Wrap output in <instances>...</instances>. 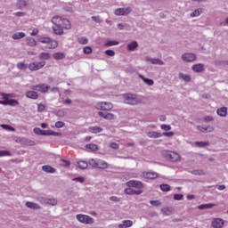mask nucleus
Wrapping results in <instances>:
<instances>
[{
  "label": "nucleus",
  "instance_id": "f257e3e1",
  "mask_svg": "<svg viewBox=\"0 0 228 228\" xmlns=\"http://www.w3.org/2000/svg\"><path fill=\"white\" fill-rule=\"evenodd\" d=\"M125 104H129L130 106H138L143 102V96H138L134 94H126L123 95Z\"/></svg>",
  "mask_w": 228,
  "mask_h": 228
},
{
  "label": "nucleus",
  "instance_id": "f03ea898",
  "mask_svg": "<svg viewBox=\"0 0 228 228\" xmlns=\"http://www.w3.org/2000/svg\"><path fill=\"white\" fill-rule=\"evenodd\" d=\"M162 154L167 161H171L172 163H179L181 161V155L175 151H164Z\"/></svg>",
  "mask_w": 228,
  "mask_h": 228
},
{
  "label": "nucleus",
  "instance_id": "7ed1b4c3",
  "mask_svg": "<svg viewBox=\"0 0 228 228\" xmlns=\"http://www.w3.org/2000/svg\"><path fill=\"white\" fill-rule=\"evenodd\" d=\"M38 40L41 44H47V49H56L58 47V41L52 40L50 37H40Z\"/></svg>",
  "mask_w": 228,
  "mask_h": 228
},
{
  "label": "nucleus",
  "instance_id": "20e7f679",
  "mask_svg": "<svg viewBox=\"0 0 228 228\" xmlns=\"http://www.w3.org/2000/svg\"><path fill=\"white\" fill-rule=\"evenodd\" d=\"M77 220L80 222V224H92L94 222V217L83 214L77 215Z\"/></svg>",
  "mask_w": 228,
  "mask_h": 228
},
{
  "label": "nucleus",
  "instance_id": "39448f33",
  "mask_svg": "<svg viewBox=\"0 0 228 228\" xmlns=\"http://www.w3.org/2000/svg\"><path fill=\"white\" fill-rule=\"evenodd\" d=\"M182 60L185 63H193V61H197V55L193 53H185L182 54Z\"/></svg>",
  "mask_w": 228,
  "mask_h": 228
},
{
  "label": "nucleus",
  "instance_id": "423d86ee",
  "mask_svg": "<svg viewBox=\"0 0 228 228\" xmlns=\"http://www.w3.org/2000/svg\"><path fill=\"white\" fill-rule=\"evenodd\" d=\"M131 12H133V9L131 7H121V8L116 9L114 11V14L117 15V17H120V16L129 15Z\"/></svg>",
  "mask_w": 228,
  "mask_h": 228
},
{
  "label": "nucleus",
  "instance_id": "0eeeda50",
  "mask_svg": "<svg viewBox=\"0 0 228 228\" xmlns=\"http://www.w3.org/2000/svg\"><path fill=\"white\" fill-rule=\"evenodd\" d=\"M49 88H51V86L45 84H39V85L30 86V90H35L36 92H41V94H47V92L49 91Z\"/></svg>",
  "mask_w": 228,
  "mask_h": 228
},
{
  "label": "nucleus",
  "instance_id": "6e6552de",
  "mask_svg": "<svg viewBox=\"0 0 228 228\" xmlns=\"http://www.w3.org/2000/svg\"><path fill=\"white\" fill-rule=\"evenodd\" d=\"M96 108L103 111H110V110H113V103L108 102H101L96 104Z\"/></svg>",
  "mask_w": 228,
  "mask_h": 228
},
{
  "label": "nucleus",
  "instance_id": "1a4fd4ad",
  "mask_svg": "<svg viewBox=\"0 0 228 228\" xmlns=\"http://www.w3.org/2000/svg\"><path fill=\"white\" fill-rule=\"evenodd\" d=\"M44 67H45V61H38V62H32L28 65L29 70H32V71L40 70V69H44Z\"/></svg>",
  "mask_w": 228,
  "mask_h": 228
},
{
  "label": "nucleus",
  "instance_id": "9d476101",
  "mask_svg": "<svg viewBox=\"0 0 228 228\" xmlns=\"http://www.w3.org/2000/svg\"><path fill=\"white\" fill-rule=\"evenodd\" d=\"M126 186H128V188H137L138 190H142V188H143V183L138 180H130L126 183Z\"/></svg>",
  "mask_w": 228,
  "mask_h": 228
},
{
  "label": "nucleus",
  "instance_id": "9b49d317",
  "mask_svg": "<svg viewBox=\"0 0 228 228\" xmlns=\"http://www.w3.org/2000/svg\"><path fill=\"white\" fill-rule=\"evenodd\" d=\"M225 222L222 218H214L211 222V226L213 228H224Z\"/></svg>",
  "mask_w": 228,
  "mask_h": 228
},
{
  "label": "nucleus",
  "instance_id": "f8f14e48",
  "mask_svg": "<svg viewBox=\"0 0 228 228\" xmlns=\"http://www.w3.org/2000/svg\"><path fill=\"white\" fill-rule=\"evenodd\" d=\"M145 61H150L152 65H165V61L160 59L152 58L151 56L145 57Z\"/></svg>",
  "mask_w": 228,
  "mask_h": 228
},
{
  "label": "nucleus",
  "instance_id": "ddd939ff",
  "mask_svg": "<svg viewBox=\"0 0 228 228\" xmlns=\"http://www.w3.org/2000/svg\"><path fill=\"white\" fill-rule=\"evenodd\" d=\"M39 201L41 204H49L50 206H56V204H58V201L55 199L40 198Z\"/></svg>",
  "mask_w": 228,
  "mask_h": 228
},
{
  "label": "nucleus",
  "instance_id": "4468645a",
  "mask_svg": "<svg viewBox=\"0 0 228 228\" xmlns=\"http://www.w3.org/2000/svg\"><path fill=\"white\" fill-rule=\"evenodd\" d=\"M175 209L172 207H166L161 208V213L164 216H170V215H174Z\"/></svg>",
  "mask_w": 228,
  "mask_h": 228
},
{
  "label": "nucleus",
  "instance_id": "2eb2a0df",
  "mask_svg": "<svg viewBox=\"0 0 228 228\" xmlns=\"http://www.w3.org/2000/svg\"><path fill=\"white\" fill-rule=\"evenodd\" d=\"M197 129L201 133H213L215 131V127L211 126H198Z\"/></svg>",
  "mask_w": 228,
  "mask_h": 228
},
{
  "label": "nucleus",
  "instance_id": "dca6fc26",
  "mask_svg": "<svg viewBox=\"0 0 228 228\" xmlns=\"http://www.w3.org/2000/svg\"><path fill=\"white\" fill-rule=\"evenodd\" d=\"M142 176L144 177V179H158V173H154V172H143L142 173Z\"/></svg>",
  "mask_w": 228,
  "mask_h": 228
},
{
  "label": "nucleus",
  "instance_id": "f3484780",
  "mask_svg": "<svg viewBox=\"0 0 228 228\" xmlns=\"http://www.w3.org/2000/svg\"><path fill=\"white\" fill-rule=\"evenodd\" d=\"M26 97H28V99H32L33 101H37V99H38V93H37L36 90L28 91L26 93Z\"/></svg>",
  "mask_w": 228,
  "mask_h": 228
},
{
  "label": "nucleus",
  "instance_id": "a211bd4d",
  "mask_svg": "<svg viewBox=\"0 0 228 228\" xmlns=\"http://www.w3.org/2000/svg\"><path fill=\"white\" fill-rule=\"evenodd\" d=\"M52 29L55 35L61 36L64 33L63 31L64 28L61 25H54L53 27H52Z\"/></svg>",
  "mask_w": 228,
  "mask_h": 228
},
{
  "label": "nucleus",
  "instance_id": "6ab92c4d",
  "mask_svg": "<svg viewBox=\"0 0 228 228\" xmlns=\"http://www.w3.org/2000/svg\"><path fill=\"white\" fill-rule=\"evenodd\" d=\"M1 95L3 99H4V101H0V104H2L3 106H8V101H9L8 98L13 97V94L1 93Z\"/></svg>",
  "mask_w": 228,
  "mask_h": 228
},
{
  "label": "nucleus",
  "instance_id": "aec40b11",
  "mask_svg": "<svg viewBox=\"0 0 228 228\" xmlns=\"http://www.w3.org/2000/svg\"><path fill=\"white\" fill-rule=\"evenodd\" d=\"M99 117H102L105 120H113L115 118V115L112 113H104V112H98Z\"/></svg>",
  "mask_w": 228,
  "mask_h": 228
},
{
  "label": "nucleus",
  "instance_id": "412c9836",
  "mask_svg": "<svg viewBox=\"0 0 228 228\" xmlns=\"http://www.w3.org/2000/svg\"><path fill=\"white\" fill-rule=\"evenodd\" d=\"M191 69L193 70V72H204V64L202 63H198V64H194L191 67Z\"/></svg>",
  "mask_w": 228,
  "mask_h": 228
},
{
  "label": "nucleus",
  "instance_id": "4be33fe9",
  "mask_svg": "<svg viewBox=\"0 0 228 228\" xmlns=\"http://www.w3.org/2000/svg\"><path fill=\"white\" fill-rule=\"evenodd\" d=\"M52 22L54 26H61V24L63 23V18H61V16H53L52 18Z\"/></svg>",
  "mask_w": 228,
  "mask_h": 228
},
{
  "label": "nucleus",
  "instance_id": "5701e85b",
  "mask_svg": "<svg viewBox=\"0 0 228 228\" xmlns=\"http://www.w3.org/2000/svg\"><path fill=\"white\" fill-rule=\"evenodd\" d=\"M118 228H128L133 227V221L132 220H124L122 224L118 225Z\"/></svg>",
  "mask_w": 228,
  "mask_h": 228
},
{
  "label": "nucleus",
  "instance_id": "b1692460",
  "mask_svg": "<svg viewBox=\"0 0 228 228\" xmlns=\"http://www.w3.org/2000/svg\"><path fill=\"white\" fill-rule=\"evenodd\" d=\"M25 206L27 208H28L29 209H42L40 205H38V204H37L35 202H31V201H27Z\"/></svg>",
  "mask_w": 228,
  "mask_h": 228
},
{
  "label": "nucleus",
  "instance_id": "393cba45",
  "mask_svg": "<svg viewBox=\"0 0 228 228\" xmlns=\"http://www.w3.org/2000/svg\"><path fill=\"white\" fill-rule=\"evenodd\" d=\"M179 79H183V81H185V83H190L191 81V77L188 74H184L180 72L178 74Z\"/></svg>",
  "mask_w": 228,
  "mask_h": 228
},
{
  "label": "nucleus",
  "instance_id": "a878e982",
  "mask_svg": "<svg viewBox=\"0 0 228 228\" xmlns=\"http://www.w3.org/2000/svg\"><path fill=\"white\" fill-rule=\"evenodd\" d=\"M127 51H136L138 49V42L137 41H133L130 44L126 45Z\"/></svg>",
  "mask_w": 228,
  "mask_h": 228
},
{
  "label": "nucleus",
  "instance_id": "bb28decb",
  "mask_svg": "<svg viewBox=\"0 0 228 228\" xmlns=\"http://www.w3.org/2000/svg\"><path fill=\"white\" fill-rule=\"evenodd\" d=\"M215 206H216L215 203H207V204H202L198 206V209H211L213 208H215Z\"/></svg>",
  "mask_w": 228,
  "mask_h": 228
},
{
  "label": "nucleus",
  "instance_id": "cd10ccee",
  "mask_svg": "<svg viewBox=\"0 0 228 228\" xmlns=\"http://www.w3.org/2000/svg\"><path fill=\"white\" fill-rule=\"evenodd\" d=\"M139 77L143 80V83H145V85H148V86H152L154 85V80L151 78H146L145 77H143V75H139Z\"/></svg>",
  "mask_w": 228,
  "mask_h": 228
},
{
  "label": "nucleus",
  "instance_id": "c85d7f7f",
  "mask_svg": "<svg viewBox=\"0 0 228 228\" xmlns=\"http://www.w3.org/2000/svg\"><path fill=\"white\" fill-rule=\"evenodd\" d=\"M108 167V163H106V161L102 160V159H98V164L96 168H100L102 170H104Z\"/></svg>",
  "mask_w": 228,
  "mask_h": 228
},
{
  "label": "nucleus",
  "instance_id": "c756f323",
  "mask_svg": "<svg viewBox=\"0 0 228 228\" xmlns=\"http://www.w3.org/2000/svg\"><path fill=\"white\" fill-rule=\"evenodd\" d=\"M216 113L219 115V117H227V107L218 109Z\"/></svg>",
  "mask_w": 228,
  "mask_h": 228
},
{
  "label": "nucleus",
  "instance_id": "7c9ffc66",
  "mask_svg": "<svg viewBox=\"0 0 228 228\" xmlns=\"http://www.w3.org/2000/svg\"><path fill=\"white\" fill-rule=\"evenodd\" d=\"M61 26L64 29H70L72 28L70 21L65 18H63V20H62Z\"/></svg>",
  "mask_w": 228,
  "mask_h": 228
},
{
  "label": "nucleus",
  "instance_id": "2f4dec72",
  "mask_svg": "<svg viewBox=\"0 0 228 228\" xmlns=\"http://www.w3.org/2000/svg\"><path fill=\"white\" fill-rule=\"evenodd\" d=\"M194 145H196V147H200V149H204L206 147H209L210 143L209 142H195Z\"/></svg>",
  "mask_w": 228,
  "mask_h": 228
},
{
  "label": "nucleus",
  "instance_id": "473e14b6",
  "mask_svg": "<svg viewBox=\"0 0 228 228\" xmlns=\"http://www.w3.org/2000/svg\"><path fill=\"white\" fill-rule=\"evenodd\" d=\"M77 167L80 168V170H86L88 168V162L86 161H78L77 163Z\"/></svg>",
  "mask_w": 228,
  "mask_h": 228
},
{
  "label": "nucleus",
  "instance_id": "72a5a7b5",
  "mask_svg": "<svg viewBox=\"0 0 228 228\" xmlns=\"http://www.w3.org/2000/svg\"><path fill=\"white\" fill-rule=\"evenodd\" d=\"M147 136H149V138H161L163 134L159 132H148Z\"/></svg>",
  "mask_w": 228,
  "mask_h": 228
},
{
  "label": "nucleus",
  "instance_id": "f704fd0d",
  "mask_svg": "<svg viewBox=\"0 0 228 228\" xmlns=\"http://www.w3.org/2000/svg\"><path fill=\"white\" fill-rule=\"evenodd\" d=\"M26 42L27 45H29V47H35V45H37V40L33 37H27Z\"/></svg>",
  "mask_w": 228,
  "mask_h": 228
},
{
  "label": "nucleus",
  "instance_id": "c9c22d12",
  "mask_svg": "<svg viewBox=\"0 0 228 228\" xmlns=\"http://www.w3.org/2000/svg\"><path fill=\"white\" fill-rule=\"evenodd\" d=\"M59 165L61 167H63L64 168H69V167H70V161L63 159H61L59 160Z\"/></svg>",
  "mask_w": 228,
  "mask_h": 228
},
{
  "label": "nucleus",
  "instance_id": "e433bc0d",
  "mask_svg": "<svg viewBox=\"0 0 228 228\" xmlns=\"http://www.w3.org/2000/svg\"><path fill=\"white\" fill-rule=\"evenodd\" d=\"M26 37V34L24 32H17L12 35L13 40H20V38H24Z\"/></svg>",
  "mask_w": 228,
  "mask_h": 228
},
{
  "label": "nucleus",
  "instance_id": "4c0bfd02",
  "mask_svg": "<svg viewBox=\"0 0 228 228\" xmlns=\"http://www.w3.org/2000/svg\"><path fill=\"white\" fill-rule=\"evenodd\" d=\"M90 133H94V134H97V133H102V128L100 126H91L89 128Z\"/></svg>",
  "mask_w": 228,
  "mask_h": 228
},
{
  "label": "nucleus",
  "instance_id": "58836bf2",
  "mask_svg": "<svg viewBox=\"0 0 228 228\" xmlns=\"http://www.w3.org/2000/svg\"><path fill=\"white\" fill-rule=\"evenodd\" d=\"M54 60H65V53H53Z\"/></svg>",
  "mask_w": 228,
  "mask_h": 228
},
{
  "label": "nucleus",
  "instance_id": "ea45409f",
  "mask_svg": "<svg viewBox=\"0 0 228 228\" xmlns=\"http://www.w3.org/2000/svg\"><path fill=\"white\" fill-rule=\"evenodd\" d=\"M86 148L88 149V151H92L93 152H95V151H99V147L97 144H86Z\"/></svg>",
  "mask_w": 228,
  "mask_h": 228
},
{
  "label": "nucleus",
  "instance_id": "a19ab883",
  "mask_svg": "<svg viewBox=\"0 0 228 228\" xmlns=\"http://www.w3.org/2000/svg\"><path fill=\"white\" fill-rule=\"evenodd\" d=\"M118 41H115V40H110V41H107L105 44H104V46L105 47H111L113 45H118Z\"/></svg>",
  "mask_w": 228,
  "mask_h": 228
},
{
  "label": "nucleus",
  "instance_id": "79ce46f5",
  "mask_svg": "<svg viewBox=\"0 0 228 228\" xmlns=\"http://www.w3.org/2000/svg\"><path fill=\"white\" fill-rule=\"evenodd\" d=\"M17 6L20 10H22V8H26V6H28V3L25 0H19Z\"/></svg>",
  "mask_w": 228,
  "mask_h": 228
},
{
  "label": "nucleus",
  "instance_id": "37998d69",
  "mask_svg": "<svg viewBox=\"0 0 228 228\" xmlns=\"http://www.w3.org/2000/svg\"><path fill=\"white\" fill-rule=\"evenodd\" d=\"M51 58V54L49 53H41L39 54V60H49Z\"/></svg>",
  "mask_w": 228,
  "mask_h": 228
},
{
  "label": "nucleus",
  "instance_id": "c03bdc74",
  "mask_svg": "<svg viewBox=\"0 0 228 228\" xmlns=\"http://www.w3.org/2000/svg\"><path fill=\"white\" fill-rule=\"evenodd\" d=\"M99 159H89V165L90 167H93V168H97Z\"/></svg>",
  "mask_w": 228,
  "mask_h": 228
},
{
  "label": "nucleus",
  "instance_id": "a18cd8bd",
  "mask_svg": "<svg viewBox=\"0 0 228 228\" xmlns=\"http://www.w3.org/2000/svg\"><path fill=\"white\" fill-rule=\"evenodd\" d=\"M42 170H44V172H56V169H54L53 167L47 166V165L43 166Z\"/></svg>",
  "mask_w": 228,
  "mask_h": 228
},
{
  "label": "nucleus",
  "instance_id": "49530a36",
  "mask_svg": "<svg viewBox=\"0 0 228 228\" xmlns=\"http://www.w3.org/2000/svg\"><path fill=\"white\" fill-rule=\"evenodd\" d=\"M202 13V9H196L191 13V17H199Z\"/></svg>",
  "mask_w": 228,
  "mask_h": 228
},
{
  "label": "nucleus",
  "instance_id": "de8ad7c7",
  "mask_svg": "<svg viewBox=\"0 0 228 228\" xmlns=\"http://www.w3.org/2000/svg\"><path fill=\"white\" fill-rule=\"evenodd\" d=\"M17 69H19L20 70H26V69H28V64L24 62H19L17 64Z\"/></svg>",
  "mask_w": 228,
  "mask_h": 228
},
{
  "label": "nucleus",
  "instance_id": "09e8293b",
  "mask_svg": "<svg viewBox=\"0 0 228 228\" xmlns=\"http://www.w3.org/2000/svg\"><path fill=\"white\" fill-rule=\"evenodd\" d=\"M78 44H81L82 45H86V44H88V38L85 37H79Z\"/></svg>",
  "mask_w": 228,
  "mask_h": 228
},
{
  "label": "nucleus",
  "instance_id": "8fccbe9b",
  "mask_svg": "<svg viewBox=\"0 0 228 228\" xmlns=\"http://www.w3.org/2000/svg\"><path fill=\"white\" fill-rule=\"evenodd\" d=\"M0 126L3 128V129H5L6 131H15V128H13L12 126L10 125H0Z\"/></svg>",
  "mask_w": 228,
  "mask_h": 228
},
{
  "label": "nucleus",
  "instance_id": "3c124183",
  "mask_svg": "<svg viewBox=\"0 0 228 228\" xmlns=\"http://www.w3.org/2000/svg\"><path fill=\"white\" fill-rule=\"evenodd\" d=\"M160 190L162 191H170V185L168 184H160Z\"/></svg>",
  "mask_w": 228,
  "mask_h": 228
},
{
  "label": "nucleus",
  "instance_id": "603ef678",
  "mask_svg": "<svg viewBox=\"0 0 228 228\" xmlns=\"http://www.w3.org/2000/svg\"><path fill=\"white\" fill-rule=\"evenodd\" d=\"M8 106H19V102L17 100H8Z\"/></svg>",
  "mask_w": 228,
  "mask_h": 228
},
{
  "label": "nucleus",
  "instance_id": "864d4df0",
  "mask_svg": "<svg viewBox=\"0 0 228 228\" xmlns=\"http://www.w3.org/2000/svg\"><path fill=\"white\" fill-rule=\"evenodd\" d=\"M37 111L38 113H43V111H45V105L39 103L37 105Z\"/></svg>",
  "mask_w": 228,
  "mask_h": 228
},
{
  "label": "nucleus",
  "instance_id": "5fc2aeb1",
  "mask_svg": "<svg viewBox=\"0 0 228 228\" xmlns=\"http://www.w3.org/2000/svg\"><path fill=\"white\" fill-rule=\"evenodd\" d=\"M84 54H92V47L90 46H86L83 49Z\"/></svg>",
  "mask_w": 228,
  "mask_h": 228
},
{
  "label": "nucleus",
  "instance_id": "6e6d98bb",
  "mask_svg": "<svg viewBox=\"0 0 228 228\" xmlns=\"http://www.w3.org/2000/svg\"><path fill=\"white\" fill-rule=\"evenodd\" d=\"M65 126V123L63 121H57L55 123V127H57V129H61V127H63Z\"/></svg>",
  "mask_w": 228,
  "mask_h": 228
},
{
  "label": "nucleus",
  "instance_id": "4d7b16f0",
  "mask_svg": "<svg viewBox=\"0 0 228 228\" xmlns=\"http://www.w3.org/2000/svg\"><path fill=\"white\" fill-rule=\"evenodd\" d=\"M92 20H94V22H97L98 24H101L102 22V19L99 16H92Z\"/></svg>",
  "mask_w": 228,
  "mask_h": 228
},
{
  "label": "nucleus",
  "instance_id": "13d9d810",
  "mask_svg": "<svg viewBox=\"0 0 228 228\" xmlns=\"http://www.w3.org/2000/svg\"><path fill=\"white\" fill-rule=\"evenodd\" d=\"M125 193L126 195H134V190H133L131 188H126V189H125Z\"/></svg>",
  "mask_w": 228,
  "mask_h": 228
},
{
  "label": "nucleus",
  "instance_id": "bf43d9fd",
  "mask_svg": "<svg viewBox=\"0 0 228 228\" xmlns=\"http://www.w3.org/2000/svg\"><path fill=\"white\" fill-rule=\"evenodd\" d=\"M160 128L163 131H170L172 129V126H170V125H161Z\"/></svg>",
  "mask_w": 228,
  "mask_h": 228
},
{
  "label": "nucleus",
  "instance_id": "052dcab7",
  "mask_svg": "<svg viewBox=\"0 0 228 228\" xmlns=\"http://www.w3.org/2000/svg\"><path fill=\"white\" fill-rule=\"evenodd\" d=\"M184 199V196L183 194H175L174 195V200H183Z\"/></svg>",
  "mask_w": 228,
  "mask_h": 228
},
{
  "label": "nucleus",
  "instance_id": "680f3d73",
  "mask_svg": "<svg viewBox=\"0 0 228 228\" xmlns=\"http://www.w3.org/2000/svg\"><path fill=\"white\" fill-rule=\"evenodd\" d=\"M3 156H12V153L8 151H0V158H3Z\"/></svg>",
  "mask_w": 228,
  "mask_h": 228
},
{
  "label": "nucleus",
  "instance_id": "e2e57ef3",
  "mask_svg": "<svg viewBox=\"0 0 228 228\" xmlns=\"http://www.w3.org/2000/svg\"><path fill=\"white\" fill-rule=\"evenodd\" d=\"M110 149H114L115 151L118 150V143L117 142H110Z\"/></svg>",
  "mask_w": 228,
  "mask_h": 228
},
{
  "label": "nucleus",
  "instance_id": "0e129e2a",
  "mask_svg": "<svg viewBox=\"0 0 228 228\" xmlns=\"http://www.w3.org/2000/svg\"><path fill=\"white\" fill-rule=\"evenodd\" d=\"M105 54L107 56H115V51H113V50H106L105 51Z\"/></svg>",
  "mask_w": 228,
  "mask_h": 228
},
{
  "label": "nucleus",
  "instance_id": "69168bd1",
  "mask_svg": "<svg viewBox=\"0 0 228 228\" xmlns=\"http://www.w3.org/2000/svg\"><path fill=\"white\" fill-rule=\"evenodd\" d=\"M161 134L162 136H167L168 138H171V136H174V132H164Z\"/></svg>",
  "mask_w": 228,
  "mask_h": 228
},
{
  "label": "nucleus",
  "instance_id": "338daca9",
  "mask_svg": "<svg viewBox=\"0 0 228 228\" xmlns=\"http://www.w3.org/2000/svg\"><path fill=\"white\" fill-rule=\"evenodd\" d=\"M150 204H151V206H161V202H159V200H151Z\"/></svg>",
  "mask_w": 228,
  "mask_h": 228
},
{
  "label": "nucleus",
  "instance_id": "774afa93",
  "mask_svg": "<svg viewBox=\"0 0 228 228\" xmlns=\"http://www.w3.org/2000/svg\"><path fill=\"white\" fill-rule=\"evenodd\" d=\"M204 120H205L206 122H213V120H215V118H213V117H211V116H206V117L204 118Z\"/></svg>",
  "mask_w": 228,
  "mask_h": 228
}]
</instances>
